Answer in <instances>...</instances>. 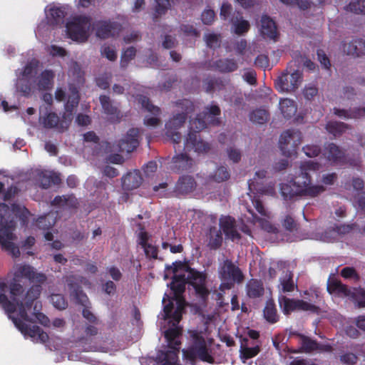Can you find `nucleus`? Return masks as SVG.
Masks as SVG:
<instances>
[{"label": "nucleus", "mask_w": 365, "mask_h": 365, "mask_svg": "<svg viewBox=\"0 0 365 365\" xmlns=\"http://www.w3.org/2000/svg\"><path fill=\"white\" fill-rule=\"evenodd\" d=\"M13 282L10 284V300L5 293L6 284L0 281V304L16 327L24 335L36 342H45L48 336L38 327H29L26 322H38L48 326L49 319L40 312L41 304L36 301L41 292V284L47 277L29 264H16L11 269Z\"/></svg>", "instance_id": "obj_1"}, {"label": "nucleus", "mask_w": 365, "mask_h": 365, "mask_svg": "<svg viewBox=\"0 0 365 365\" xmlns=\"http://www.w3.org/2000/svg\"><path fill=\"white\" fill-rule=\"evenodd\" d=\"M185 267L175 270L173 280L171 283V289L173 291L172 299L167 294L163 299L164 304L163 312L160 314L161 329L163 330L165 337L168 346L172 349L168 352H161L158 356L159 365H178L177 352L179 350L180 341L178 337L181 334V329L178 323L181 319L182 313L185 306V300L180 296L184 292L185 284L188 283L185 277Z\"/></svg>", "instance_id": "obj_2"}, {"label": "nucleus", "mask_w": 365, "mask_h": 365, "mask_svg": "<svg viewBox=\"0 0 365 365\" xmlns=\"http://www.w3.org/2000/svg\"><path fill=\"white\" fill-rule=\"evenodd\" d=\"M322 164L314 160L302 163L295 172L294 180L280 185L282 196L284 199L302 195L314 197L323 192V185L311 183V172L318 170Z\"/></svg>", "instance_id": "obj_3"}, {"label": "nucleus", "mask_w": 365, "mask_h": 365, "mask_svg": "<svg viewBox=\"0 0 365 365\" xmlns=\"http://www.w3.org/2000/svg\"><path fill=\"white\" fill-rule=\"evenodd\" d=\"M220 113V108L217 106H212L206 108V112L203 116L199 115L195 120L190 122V132L185 140L184 150L185 151L194 150L195 153H206L209 149V145L197 138V132L204 129L207 123L211 124H217L218 120L216 118Z\"/></svg>", "instance_id": "obj_4"}, {"label": "nucleus", "mask_w": 365, "mask_h": 365, "mask_svg": "<svg viewBox=\"0 0 365 365\" xmlns=\"http://www.w3.org/2000/svg\"><path fill=\"white\" fill-rule=\"evenodd\" d=\"M78 91L76 88H71L62 119L61 120L56 113L51 112L45 116L40 117V123L45 128H56L59 132L66 130L73 119V112L78 104Z\"/></svg>", "instance_id": "obj_5"}, {"label": "nucleus", "mask_w": 365, "mask_h": 365, "mask_svg": "<svg viewBox=\"0 0 365 365\" xmlns=\"http://www.w3.org/2000/svg\"><path fill=\"white\" fill-rule=\"evenodd\" d=\"M265 176L266 172L264 170H259L255 172V177L248 182L250 192L247 193V195L251 199L252 202L255 209L257 210V211L259 212V214L262 215V217H264L257 218V220L258 221V223L259 224L260 227L267 232L274 233L276 232L277 229L274 225H272L267 219L270 217L269 214L266 212L259 199L255 195V191L266 192L270 195L274 193L272 190L270 191H264L262 190L261 187H259V182H258V180H262L263 178H265Z\"/></svg>", "instance_id": "obj_6"}, {"label": "nucleus", "mask_w": 365, "mask_h": 365, "mask_svg": "<svg viewBox=\"0 0 365 365\" xmlns=\"http://www.w3.org/2000/svg\"><path fill=\"white\" fill-rule=\"evenodd\" d=\"M9 209L5 204H0V245L13 257L20 256V250L14 244L16 236L13 233L14 223L12 220L8 221Z\"/></svg>", "instance_id": "obj_7"}, {"label": "nucleus", "mask_w": 365, "mask_h": 365, "mask_svg": "<svg viewBox=\"0 0 365 365\" xmlns=\"http://www.w3.org/2000/svg\"><path fill=\"white\" fill-rule=\"evenodd\" d=\"M191 339L188 347L182 350L185 357L192 360L199 358L202 361L211 363L212 357L208 352L207 344L202 336L197 332H191Z\"/></svg>", "instance_id": "obj_8"}, {"label": "nucleus", "mask_w": 365, "mask_h": 365, "mask_svg": "<svg viewBox=\"0 0 365 365\" xmlns=\"http://www.w3.org/2000/svg\"><path fill=\"white\" fill-rule=\"evenodd\" d=\"M90 28V19L86 16L73 18L66 25V31L69 38L78 42H84L87 40Z\"/></svg>", "instance_id": "obj_9"}, {"label": "nucleus", "mask_w": 365, "mask_h": 365, "mask_svg": "<svg viewBox=\"0 0 365 365\" xmlns=\"http://www.w3.org/2000/svg\"><path fill=\"white\" fill-rule=\"evenodd\" d=\"M219 275L222 281L220 288L222 289H230L233 282H240L243 279L240 269L231 261L225 260L219 268Z\"/></svg>", "instance_id": "obj_10"}, {"label": "nucleus", "mask_w": 365, "mask_h": 365, "mask_svg": "<svg viewBox=\"0 0 365 365\" xmlns=\"http://www.w3.org/2000/svg\"><path fill=\"white\" fill-rule=\"evenodd\" d=\"M302 143V133L297 130L284 131L279 138V148L283 155L287 157L295 154L297 148Z\"/></svg>", "instance_id": "obj_11"}, {"label": "nucleus", "mask_w": 365, "mask_h": 365, "mask_svg": "<svg viewBox=\"0 0 365 365\" xmlns=\"http://www.w3.org/2000/svg\"><path fill=\"white\" fill-rule=\"evenodd\" d=\"M302 81V75L299 71H287L275 80V87L279 92H292L299 88Z\"/></svg>", "instance_id": "obj_12"}, {"label": "nucleus", "mask_w": 365, "mask_h": 365, "mask_svg": "<svg viewBox=\"0 0 365 365\" xmlns=\"http://www.w3.org/2000/svg\"><path fill=\"white\" fill-rule=\"evenodd\" d=\"M327 290L330 294L336 293L344 296L351 295L359 307H365V289H354L351 292L339 281L332 279L328 283Z\"/></svg>", "instance_id": "obj_13"}, {"label": "nucleus", "mask_w": 365, "mask_h": 365, "mask_svg": "<svg viewBox=\"0 0 365 365\" xmlns=\"http://www.w3.org/2000/svg\"><path fill=\"white\" fill-rule=\"evenodd\" d=\"M279 304L285 314H289L291 312L302 310L317 312L318 307L312 304L303 300L291 299L285 297L279 298Z\"/></svg>", "instance_id": "obj_14"}, {"label": "nucleus", "mask_w": 365, "mask_h": 365, "mask_svg": "<svg viewBox=\"0 0 365 365\" xmlns=\"http://www.w3.org/2000/svg\"><path fill=\"white\" fill-rule=\"evenodd\" d=\"M352 230V227L349 225H336L331 227L324 232H317L312 234L309 238L322 242H330L337 240L340 236L349 233Z\"/></svg>", "instance_id": "obj_15"}, {"label": "nucleus", "mask_w": 365, "mask_h": 365, "mask_svg": "<svg viewBox=\"0 0 365 365\" xmlns=\"http://www.w3.org/2000/svg\"><path fill=\"white\" fill-rule=\"evenodd\" d=\"M185 277H187L188 283L193 287L195 292L201 297H204L208 294L205 287V277L202 273L185 267Z\"/></svg>", "instance_id": "obj_16"}, {"label": "nucleus", "mask_w": 365, "mask_h": 365, "mask_svg": "<svg viewBox=\"0 0 365 365\" xmlns=\"http://www.w3.org/2000/svg\"><path fill=\"white\" fill-rule=\"evenodd\" d=\"M186 119V115L182 113L174 115L166 124V136L175 144H179L181 140L180 133L178 131Z\"/></svg>", "instance_id": "obj_17"}, {"label": "nucleus", "mask_w": 365, "mask_h": 365, "mask_svg": "<svg viewBox=\"0 0 365 365\" xmlns=\"http://www.w3.org/2000/svg\"><path fill=\"white\" fill-rule=\"evenodd\" d=\"M137 128L130 129L126 135L120 140L118 145L114 147L112 151L114 152H132L138 145Z\"/></svg>", "instance_id": "obj_18"}, {"label": "nucleus", "mask_w": 365, "mask_h": 365, "mask_svg": "<svg viewBox=\"0 0 365 365\" xmlns=\"http://www.w3.org/2000/svg\"><path fill=\"white\" fill-rule=\"evenodd\" d=\"M38 66V61L35 59L32 60L28 63L23 73L22 77L19 78L16 83V89L18 91L22 93L24 95H29L31 91V85L28 86L27 83L29 81L30 77L34 73H36V70Z\"/></svg>", "instance_id": "obj_19"}, {"label": "nucleus", "mask_w": 365, "mask_h": 365, "mask_svg": "<svg viewBox=\"0 0 365 365\" xmlns=\"http://www.w3.org/2000/svg\"><path fill=\"white\" fill-rule=\"evenodd\" d=\"M343 52L353 57L365 54V40L354 39L349 43H344L342 47Z\"/></svg>", "instance_id": "obj_20"}, {"label": "nucleus", "mask_w": 365, "mask_h": 365, "mask_svg": "<svg viewBox=\"0 0 365 365\" xmlns=\"http://www.w3.org/2000/svg\"><path fill=\"white\" fill-rule=\"evenodd\" d=\"M46 16L50 24H57L61 22L66 14L65 8L56 4L48 5L45 9Z\"/></svg>", "instance_id": "obj_21"}, {"label": "nucleus", "mask_w": 365, "mask_h": 365, "mask_svg": "<svg viewBox=\"0 0 365 365\" xmlns=\"http://www.w3.org/2000/svg\"><path fill=\"white\" fill-rule=\"evenodd\" d=\"M54 74L51 71L46 70L38 76L31 85V90H46L53 85Z\"/></svg>", "instance_id": "obj_22"}, {"label": "nucleus", "mask_w": 365, "mask_h": 365, "mask_svg": "<svg viewBox=\"0 0 365 365\" xmlns=\"http://www.w3.org/2000/svg\"><path fill=\"white\" fill-rule=\"evenodd\" d=\"M220 225L223 232L228 238L233 241L240 238V234L234 219L230 217H222L220 218Z\"/></svg>", "instance_id": "obj_23"}, {"label": "nucleus", "mask_w": 365, "mask_h": 365, "mask_svg": "<svg viewBox=\"0 0 365 365\" xmlns=\"http://www.w3.org/2000/svg\"><path fill=\"white\" fill-rule=\"evenodd\" d=\"M138 243L143 249L145 255L149 258H156L158 252L156 247L150 242L148 233L140 230L138 233Z\"/></svg>", "instance_id": "obj_24"}, {"label": "nucleus", "mask_w": 365, "mask_h": 365, "mask_svg": "<svg viewBox=\"0 0 365 365\" xmlns=\"http://www.w3.org/2000/svg\"><path fill=\"white\" fill-rule=\"evenodd\" d=\"M34 177L37 185L43 188H47L51 183L58 182V178L50 171L36 170Z\"/></svg>", "instance_id": "obj_25"}, {"label": "nucleus", "mask_w": 365, "mask_h": 365, "mask_svg": "<svg viewBox=\"0 0 365 365\" xmlns=\"http://www.w3.org/2000/svg\"><path fill=\"white\" fill-rule=\"evenodd\" d=\"M323 155L329 163H336L342 160L344 153L335 144L330 143L324 148Z\"/></svg>", "instance_id": "obj_26"}, {"label": "nucleus", "mask_w": 365, "mask_h": 365, "mask_svg": "<svg viewBox=\"0 0 365 365\" xmlns=\"http://www.w3.org/2000/svg\"><path fill=\"white\" fill-rule=\"evenodd\" d=\"M100 102L103 112L107 115V117L110 120L116 121L119 120L120 112L115 106H113L109 97L106 96H101Z\"/></svg>", "instance_id": "obj_27"}, {"label": "nucleus", "mask_w": 365, "mask_h": 365, "mask_svg": "<svg viewBox=\"0 0 365 365\" xmlns=\"http://www.w3.org/2000/svg\"><path fill=\"white\" fill-rule=\"evenodd\" d=\"M96 35L101 38L113 36L118 28L115 24L110 21H98L96 24Z\"/></svg>", "instance_id": "obj_28"}, {"label": "nucleus", "mask_w": 365, "mask_h": 365, "mask_svg": "<svg viewBox=\"0 0 365 365\" xmlns=\"http://www.w3.org/2000/svg\"><path fill=\"white\" fill-rule=\"evenodd\" d=\"M260 31L264 38L270 39H275L277 35L274 22L266 16L262 17Z\"/></svg>", "instance_id": "obj_29"}, {"label": "nucleus", "mask_w": 365, "mask_h": 365, "mask_svg": "<svg viewBox=\"0 0 365 365\" xmlns=\"http://www.w3.org/2000/svg\"><path fill=\"white\" fill-rule=\"evenodd\" d=\"M193 164V160L187 154L181 153L173 157L171 168L173 170H186L190 169Z\"/></svg>", "instance_id": "obj_30"}, {"label": "nucleus", "mask_w": 365, "mask_h": 365, "mask_svg": "<svg viewBox=\"0 0 365 365\" xmlns=\"http://www.w3.org/2000/svg\"><path fill=\"white\" fill-rule=\"evenodd\" d=\"M142 182V178L138 171L134 170L128 173L123 178V187L125 190L138 188Z\"/></svg>", "instance_id": "obj_31"}, {"label": "nucleus", "mask_w": 365, "mask_h": 365, "mask_svg": "<svg viewBox=\"0 0 365 365\" xmlns=\"http://www.w3.org/2000/svg\"><path fill=\"white\" fill-rule=\"evenodd\" d=\"M279 110L283 116L286 118L293 117L297 110L296 102L290 98H284L279 101Z\"/></svg>", "instance_id": "obj_32"}, {"label": "nucleus", "mask_w": 365, "mask_h": 365, "mask_svg": "<svg viewBox=\"0 0 365 365\" xmlns=\"http://www.w3.org/2000/svg\"><path fill=\"white\" fill-rule=\"evenodd\" d=\"M196 183L190 176H184L179 179L176 185V192L180 194H187L195 188Z\"/></svg>", "instance_id": "obj_33"}, {"label": "nucleus", "mask_w": 365, "mask_h": 365, "mask_svg": "<svg viewBox=\"0 0 365 365\" xmlns=\"http://www.w3.org/2000/svg\"><path fill=\"white\" fill-rule=\"evenodd\" d=\"M69 289L71 290V297L76 301L77 303L81 304V305L86 307L88 299L87 296L83 293L81 290H79L78 288L74 287V286L71 283V279H67Z\"/></svg>", "instance_id": "obj_34"}, {"label": "nucleus", "mask_w": 365, "mask_h": 365, "mask_svg": "<svg viewBox=\"0 0 365 365\" xmlns=\"http://www.w3.org/2000/svg\"><path fill=\"white\" fill-rule=\"evenodd\" d=\"M247 291L250 297L255 298L262 295L264 289L260 282L252 279L247 284Z\"/></svg>", "instance_id": "obj_35"}, {"label": "nucleus", "mask_w": 365, "mask_h": 365, "mask_svg": "<svg viewBox=\"0 0 365 365\" xmlns=\"http://www.w3.org/2000/svg\"><path fill=\"white\" fill-rule=\"evenodd\" d=\"M334 113L338 116L344 118H358L365 116V108H354L350 111L335 109Z\"/></svg>", "instance_id": "obj_36"}, {"label": "nucleus", "mask_w": 365, "mask_h": 365, "mask_svg": "<svg viewBox=\"0 0 365 365\" xmlns=\"http://www.w3.org/2000/svg\"><path fill=\"white\" fill-rule=\"evenodd\" d=\"M53 203L60 207H62L67 209L75 207L77 204V200L73 196H58L55 197Z\"/></svg>", "instance_id": "obj_37"}, {"label": "nucleus", "mask_w": 365, "mask_h": 365, "mask_svg": "<svg viewBox=\"0 0 365 365\" xmlns=\"http://www.w3.org/2000/svg\"><path fill=\"white\" fill-rule=\"evenodd\" d=\"M232 27L235 34L241 35L250 29L249 22L242 17H236L232 20Z\"/></svg>", "instance_id": "obj_38"}, {"label": "nucleus", "mask_w": 365, "mask_h": 365, "mask_svg": "<svg viewBox=\"0 0 365 365\" xmlns=\"http://www.w3.org/2000/svg\"><path fill=\"white\" fill-rule=\"evenodd\" d=\"M12 212L21 220L24 225H26L29 222V217H31V214L29 210L23 205H13Z\"/></svg>", "instance_id": "obj_39"}, {"label": "nucleus", "mask_w": 365, "mask_h": 365, "mask_svg": "<svg viewBox=\"0 0 365 365\" xmlns=\"http://www.w3.org/2000/svg\"><path fill=\"white\" fill-rule=\"evenodd\" d=\"M216 67L221 72H232L237 68V64L233 60L225 59L217 61Z\"/></svg>", "instance_id": "obj_40"}, {"label": "nucleus", "mask_w": 365, "mask_h": 365, "mask_svg": "<svg viewBox=\"0 0 365 365\" xmlns=\"http://www.w3.org/2000/svg\"><path fill=\"white\" fill-rule=\"evenodd\" d=\"M326 128L329 133L338 136L344 133L347 129L346 125L343 123L331 121L327 124Z\"/></svg>", "instance_id": "obj_41"}, {"label": "nucleus", "mask_w": 365, "mask_h": 365, "mask_svg": "<svg viewBox=\"0 0 365 365\" xmlns=\"http://www.w3.org/2000/svg\"><path fill=\"white\" fill-rule=\"evenodd\" d=\"M264 315L267 321L274 323L277 321V310L272 301H268L264 309Z\"/></svg>", "instance_id": "obj_42"}, {"label": "nucleus", "mask_w": 365, "mask_h": 365, "mask_svg": "<svg viewBox=\"0 0 365 365\" xmlns=\"http://www.w3.org/2000/svg\"><path fill=\"white\" fill-rule=\"evenodd\" d=\"M250 118L253 123L263 124L268 120V113L264 109H257L250 114Z\"/></svg>", "instance_id": "obj_43"}, {"label": "nucleus", "mask_w": 365, "mask_h": 365, "mask_svg": "<svg viewBox=\"0 0 365 365\" xmlns=\"http://www.w3.org/2000/svg\"><path fill=\"white\" fill-rule=\"evenodd\" d=\"M281 289L283 292H291L294 289V282L291 272H287L280 279Z\"/></svg>", "instance_id": "obj_44"}, {"label": "nucleus", "mask_w": 365, "mask_h": 365, "mask_svg": "<svg viewBox=\"0 0 365 365\" xmlns=\"http://www.w3.org/2000/svg\"><path fill=\"white\" fill-rule=\"evenodd\" d=\"M240 356L243 360H246L255 356L259 351V348L256 346L254 347H247L242 345L240 348Z\"/></svg>", "instance_id": "obj_45"}, {"label": "nucleus", "mask_w": 365, "mask_h": 365, "mask_svg": "<svg viewBox=\"0 0 365 365\" xmlns=\"http://www.w3.org/2000/svg\"><path fill=\"white\" fill-rule=\"evenodd\" d=\"M347 10L356 14L365 13V0H353L347 6Z\"/></svg>", "instance_id": "obj_46"}, {"label": "nucleus", "mask_w": 365, "mask_h": 365, "mask_svg": "<svg viewBox=\"0 0 365 365\" xmlns=\"http://www.w3.org/2000/svg\"><path fill=\"white\" fill-rule=\"evenodd\" d=\"M55 223L53 214H48L46 216L41 217L37 220L38 226L41 229H48Z\"/></svg>", "instance_id": "obj_47"}, {"label": "nucleus", "mask_w": 365, "mask_h": 365, "mask_svg": "<svg viewBox=\"0 0 365 365\" xmlns=\"http://www.w3.org/2000/svg\"><path fill=\"white\" fill-rule=\"evenodd\" d=\"M135 56V50L133 47L127 48L122 54L120 58V66L122 68H125L129 62Z\"/></svg>", "instance_id": "obj_48"}, {"label": "nucleus", "mask_w": 365, "mask_h": 365, "mask_svg": "<svg viewBox=\"0 0 365 365\" xmlns=\"http://www.w3.org/2000/svg\"><path fill=\"white\" fill-rule=\"evenodd\" d=\"M101 54L110 61H115L117 58L116 48L110 45H104L101 48Z\"/></svg>", "instance_id": "obj_49"}, {"label": "nucleus", "mask_w": 365, "mask_h": 365, "mask_svg": "<svg viewBox=\"0 0 365 365\" xmlns=\"http://www.w3.org/2000/svg\"><path fill=\"white\" fill-rule=\"evenodd\" d=\"M318 94V88L314 83H309L303 90V95L307 100H313Z\"/></svg>", "instance_id": "obj_50"}, {"label": "nucleus", "mask_w": 365, "mask_h": 365, "mask_svg": "<svg viewBox=\"0 0 365 365\" xmlns=\"http://www.w3.org/2000/svg\"><path fill=\"white\" fill-rule=\"evenodd\" d=\"M139 103L142 105L148 111L153 115H157L159 113V108L150 103L149 100L145 96H139L138 98Z\"/></svg>", "instance_id": "obj_51"}, {"label": "nucleus", "mask_w": 365, "mask_h": 365, "mask_svg": "<svg viewBox=\"0 0 365 365\" xmlns=\"http://www.w3.org/2000/svg\"><path fill=\"white\" fill-rule=\"evenodd\" d=\"M52 304L58 309H64L67 307V303L61 294H52L51 296Z\"/></svg>", "instance_id": "obj_52"}, {"label": "nucleus", "mask_w": 365, "mask_h": 365, "mask_svg": "<svg viewBox=\"0 0 365 365\" xmlns=\"http://www.w3.org/2000/svg\"><path fill=\"white\" fill-rule=\"evenodd\" d=\"M302 348L304 351H311L317 349V344L314 341L305 336L300 338Z\"/></svg>", "instance_id": "obj_53"}, {"label": "nucleus", "mask_w": 365, "mask_h": 365, "mask_svg": "<svg viewBox=\"0 0 365 365\" xmlns=\"http://www.w3.org/2000/svg\"><path fill=\"white\" fill-rule=\"evenodd\" d=\"M230 174L227 168L225 167L219 168L215 173L214 180L217 182H222L229 178Z\"/></svg>", "instance_id": "obj_54"}, {"label": "nucleus", "mask_w": 365, "mask_h": 365, "mask_svg": "<svg viewBox=\"0 0 365 365\" xmlns=\"http://www.w3.org/2000/svg\"><path fill=\"white\" fill-rule=\"evenodd\" d=\"M207 45L210 48H216L220 46V36L215 34H207L205 36Z\"/></svg>", "instance_id": "obj_55"}, {"label": "nucleus", "mask_w": 365, "mask_h": 365, "mask_svg": "<svg viewBox=\"0 0 365 365\" xmlns=\"http://www.w3.org/2000/svg\"><path fill=\"white\" fill-rule=\"evenodd\" d=\"M111 76L110 74H104L97 78V85L102 89H106L110 84Z\"/></svg>", "instance_id": "obj_56"}, {"label": "nucleus", "mask_w": 365, "mask_h": 365, "mask_svg": "<svg viewBox=\"0 0 365 365\" xmlns=\"http://www.w3.org/2000/svg\"><path fill=\"white\" fill-rule=\"evenodd\" d=\"M170 1L171 0H155L157 6H156V12L159 14H161L165 12L170 6Z\"/></svg>", "instance_id": "obj_57"}, {"label": "nucleus", "mask_w": 365, "mask_h": 365, "mask_svg": "<svg viewBox=\"0 0 365 365\" xmlns=\"http://www.w3.org/2000/svg\"><path fill=\"white\" fill-rule=\"evenodd\" d=\"M215 19V12L211 9H206L202 14V21L205 24H210Z\"/></svg>", "instance_id": "obj_58"}, {"label": "nucleus", "mask_w": 365, "mask_h": 365, "mask_svg": "<svg viewBox=\"0 0 365 365\" xmlns=\"http://www.w3.org/2000/svg\"><path fill=\"white\" fill-rule=\"evenodd\" d=\"M47 51L52 56H63L66 55V51L59 46L52 45L47 48Z\"/></svg>", "instance_id": "obj_59"}, {"label": "nucleus", "mask_w": 365, "mask_h": 365, "mask_svg": "<svg viewBox=\"0 0 365 365\" xmlns=\"http://www.w3.org/2000/svg\"><path fill=\"white\" fill-rule=\"evenodd\" d=\"M303 150L305 155L310 158L317 156L319 153V148L317 145H306Z\"/></svg>", "instance_id": "obj_60"}, {"label": "nucleus", "mask_w": 365, "mask_h": 365, "mask_svg": "<svg viewBox=\"0 0 365 365\" xmlns=\"http://www.w3.org/2000/svg\"><path fill=\"white\" fill-rule=\"evenodd\" d=\"M232 6L231 4L224 2L220 8V17L222 19H227V17L230 16L231 11H232Z\"/></svg>", "instance_id": "obj_61"}, {"label": "nucleus", "mask_w": 365, "mask_h": 365, "mask_svg": "<svg viewBox=\"0 0 365 365\" xmlns=\"http://www.w3.org/2000/svg\"><path fill=\"white\" fill-rule=\"evenodd\" d=\"M341 275L343 277L346 279H354L356 280L358 279V276L353 268L351 267H345L341 270Z\"/></svg>", "instance_id": "obj_62"}, {"label": "nucleus", "mask_w": 365, "mask_h": 365, "mask_svg": "<svg viewBox=\"0 0 365 365\" xmlns=\"http://www.w3.org/2000/svg\"><path fill=\"white\" fill-rule=\"evenodd\" d=\"M283 226L289 231H293L296 228V223L291 216H286L282 222Z\"/></svg>", "instance_id": "obj_63"}, {"label": "nucleus", "mask_w": 365, "mask_h": 365, "mask_svg": "<svg viewBox=\"0 0 365 365\" xmlns=\"http://www.w3.org/2000/svg\"><path fill=\"white\" fill-rule=\"evenodd\" d=\"M341 361L346 364H354L356 361V356L354 354H346L342 356H341Z\"/></svg>", "instance_id": "obj_64"}]
</instances>
